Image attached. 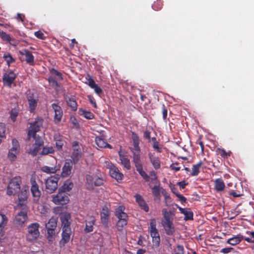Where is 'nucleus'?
Returning a JSON list of instances; mask_svg holds the SVG:
<instances>
[{
    "label": "nucleus",
    "mask_w": 254,
    "mask_h": 254,
    "mask_svg": "<svg viewBox=\"0 0 254 254\" xmlns=\"http://www.w3.org/2000/svg\"><path fill=\"white\" fill-rule=\"evenodd\" d=\"M125 207L123 206H119L115 209V216L118 218L116 224V227L119 231H122L124 227L127 224L128 215L124 212Z\"/></svg>",
    "instance_id": "1"
},
{
    "label": "nucleus",
    "mask_w": 254,
    "mask_h": 254,
    "mask_svg": "<svg viewBox=\"0 0 254 254\" xmlns=\"http://www.w3.org/2000/svg\"><path fill=\"white\" fill-rule=\"evenodd\" d=\"M40 224L33 223L27 226V232L26 234V239L29 242L36 241L40 236Z\"/></svg>",
    "instance_id": "2"
},
{
    "label": "nucleus",
    "mask_w": 254,
    "mask_h": 254,
    "mask_svg": "<svg viewBox=\"0 0 254 254\" xmlns=\"http://www.w3.org/2000/svg\"><path fill=\"white\" fill-rule=\"evenodd\" d=\"M57 222L58 218L56 217H52L45 225L46 229L47 232V238L50 244H52L54 240V236L56 235L55 230L57 227Z\"/></svg>",
    "instance_id": "3"
},
{
    "label": "nucleus",
    "mask_w": 254,
    "mask_h": 254,
    "mask_svg": "<svg viewBox=\"0 0 254 254\" xmlns=\"http://www.w3.org/2000/svg\"><path fill=\"white\" fill-rule=\"evenodd\" d=\"M24 207H15L16 210L19 211L15 216L14 221V223L18 226H22V225L28 219L27 212L28 211V207L25 204L23 205Z\"/></svg>",
    "instance_id": "4"
},
{
    "label": "nucleus",
    "mask_w": 254,
    "mask_h": 254,
    "mask_svg": "<svg viewBox=\"0 0 254 254\" xmlns=\"http://www.w3.org/2000/svg\"><path fill=\"white\" fill-rule=\"evenodd\" d=\"M21 178L16 176L12 178L9 182L7 186V194L8 195H14L18 192L20 190Z\"/></svg>",
    "instance_id": "5"
},
{
    "label": "nucleus",
    "mask_w": 254,
    "mask_h": 254,
    "mask_svg": "<svg viewBox=\"0 0 254 254\" xmlns=\"http://www.w3.org/2000/svg\"><path fill=\"white\" fill-rule=\"evenodd\" d=\"M58 175L52 176L46 181V190L49 193H53L58 188V183L60 179Z\"/></svg>",
    "instance_id": "6"
},
{
    "label": "nucleus",
    "mask_w": 254,
    "mask_h": 254,
    "mask_svg": "<svg viewBox=\"0 0 254 254\" xmlns=\"http://www.w3.org/2000/svg\"><path fill=\"white\" fill-rule=\"evenodd\" d=\"M150 233L152 238V242L156 247H158L160 243V237L158 230L156 229L155 219H152L150 222Z\"/></svg>",
    "instance_id": "7"
},
{
    "label": "nucleus",
    "mask_w": 254,
    "mask_h": 254,
    "mask_svg": "<svg viewBox=\"0 0 254 254\" xmlns=\"http://www.w3.org/2000/svg\"><path fill=\"white\" fill-rule=\"evenodd\" d=\"M26 99L28 102L30 111L31 113H33L37 106L39 101L38 96L37 93L29 90L26 92Z\"/></svg>",
    "instance_id": "8"
},
{
    "label": "nucleus",
    "mask_w": 254,
    "mask_h": 254,
    "mask_svg": "<svg viewBox=\"0 0 254 254\" xmlns=\"http://www.w3.org/2000/svg\"><path fill=\"white\" fill-rule=\"evenodd\" d=\"M71 145L72 151L71 155V160L73 161L74 164H76L78 163L80 158L82 157V153L78 141H72L71 143Z\"/></svg>",
    "instance_id": "9"
},
{
    "label": "nucleus",
    "mask_w": 254,
    "mask_h": 254,
    "mask_svg": "<svg viewBox=\"0 0 254 254\" xmlns=\"http://www.w3.org/2000/svg\"><path fill=\"white\" fill-rule=\"evenodd\" d=\"M44 120L38 117L35 119V121L30 124V127L28 131V135H34L40 131V128L43 126Z\"/></svg>",
    "instance_id": "10"
},
{
    "label": "nucleus",
    "mask_w": 254,
    "mask_h": 254,
    "mask_svg": "<svg viewBox=\"0 0 254 254\" xmlns=\"http://www.w3.org/2000/svg\"><path fill=\"white\" fill-rule=\"evenodd\" d=\"M69 200L67 194L59 190L57 194L52 195V201L57 205L66 204L68 202Z\"/></svg>",
    "instance_id": "11"
},
{
    "label": "nucleus",
    "mask_w": 254,
    "mask_h": 254,
    "mask_svg": "<svg viewBox=\"0 0 254 254\" xmlns=\"http://www.w3.org/2000/svg\"><path fill=\"white\" fill-rule=\"evenodd\" d=\"M29 195V189L27 186L23 188L20 194L18 195V202L16 206L23 207V205L27 206V198Z\"/></svg>",
    "instance_id": "12"
},
{
    "label": "nucleus",
    "mask_w": 254,
    "mask_h": 254,
    "mask_svg": "<svg viewBox=\"0 0 254 254\" xmlns=\"http://www.w3.org/2000/svg\"><path fill=\"white\" fill-rule=\"evenodd\" d=\"M107 168L109 169L111 177L118 182L122 180L124 175L119 171L118 168L112 163H109Z\"/></svg>",
    "instance_id": "13"
},
{
    "label": "nucleus",
    "mask_w": 254,
    "mask_h": 254,
    "mask_svg": "<svg viewBox=\"0 0 254 254\" xmlns=\"http://www.w3.org/2000/svg\"><path fill=\"white\" fill-rule=\"evenodd\" d=\"M74 164L73 161L71 159H67L62 168L61 176L63 178H66L69 176L71 174L73 165Z\"/></svg>",
    "instance_id": "14"
},
{
    "label": "nucleus",
    "mask_w": 254,
    "mask_h": 254,
    "mask_svg": "<svg viewBox=\"0 0 254 254\" xmlns=\"http://www.w3.org/2000/svg\"><path fill=\"white\" fill-rule=\"evenodd\" d=\"M16 77V74L13 71L4 73L2 77L3 85L11 87Z\"/></svg>",
    "instance_id": "15"
},
{
    "label": "nucleus",
    "mask_w": 254,
    "mask_h": 254,
    "mask_svg": "<svg viewBox=\"0 0 254 254\" xmlns=\"http://www.w3.org/2000/svg\"><path fill=\"white\" fill-rule=\"evenodd\" d=\"M31 187L30 190L34 201H38L41 195V191L35 180L31 179Z\"/></svg>",
    "instance_id": "16"
},
{
    "label": "nucleus",
    "mask_w": 254,
    "mask_h": 254,
    "mask_svg": "<svg viewBox=\"0 0 254 254\" xmlns=\"http://www.w3.org/2000/svg\"><path fill=\"white\" fill-rule=\"evenodd\" d=\"M62 239L60 241L59 245L61 248L64 247L65 245L69 242L71 235V229H62Z\"/></svg>",
    "instance_id": "17"
},
{
    "label": "nucleus",
    "mask_w": 254,
    "mask_h": 254,
    "mask_svg": "<svg viewBox=\"0 0 254 254\" xmlns=\"http://www.w3.org/2000/svg\"><path fill=\"white\" fill-rule=\"evenodd\" d=\"M52 109L55 112L54 115V122L56 124L60 123L62 119L63 116V112L62 108L58 105V104L53 103L52 104Z\"/></svg>",
    "instance_id": "18"
},
{
    "label": "nucleus",
    "mask_w": 254,
    "mask_h": 254,
    "mask_svg": "<svg viewBox=\"0 0 254 254\" xmlns=\"http://www.w3.org/2000/svg\"><path fill=\"white\" fill-rule=\"evenodd\" d=\"M19 54L25 56V61L27 64L31 65L34 64V57L31 52L27 49H23L22 51H19Z\"/></svg>",
    "instance_id": "19"
},
{
    "label": "nucleus",
    "mask_w": 254,
    "mask_h": 254,
    "mask_svg": "<svg viewBox=\"0 0 254 254\" xmlns=\"http://www.w3.org/2000/svg\"><path fill=\"white\" fill-rule=\"evenodd\" d=\"M95 222L96 219L94 217H90L87 220L85 221V227L84 231L86 233L92 232L94 230Z\"/></svg>",
    "instance_id": "20"
},
{
    "label": "nucleus",
    "mask_w": 254,
    "mask_h": 254,
    "mask_svg": "<svg viewBox=\"0 0 254 254\" xmlns=\"http://www.w3.org/2000/svg\"><path fill=\"white\" fill-rule=\"evenodd\" d=\"M110 215V211L107 206H104L100 213L101 221L103 225L108 224Z\"/></svg>",
    "instance_id": "21"
},
{
    "label": "nucleus",
    "mask_w": 254,
    "mask_h": 254,
    "mask_svg": "<svg viewBox=\"0 0 254 254\" xmlns=\"http://www.w3.org/2000/svg\"><path fill=\"white\" fill-rule=\"evenodd\" d=\"M119 156L122 164L127 170H129L131 168L130 160L127 155L123 154L121 151L119 152Z\"/></svg>",
    "instance_id": "22"
},
{
    "label": "nucleus",
    "mask_w": 254,
    "mask_h": 254,
    "mask_svg": "<svg viewBox=\"0 0 254 254\" xmlns=\"http://www.w3.org/2000/svg\"><path fill=\"white\" fill-rule=\"evenodd\" d=\"M148 157L149 158V160L151 163L152 166L155 170H157L159 169L161 167L160 165V161L159 157L154 155V154L149 152Z\"/></svg>",
    "instance_id": "23"
},
{
    "label": "nucleus",
    "mask_w": 254,
    "mask_h": 254,
    "mask_svg": "<svg viewBox=\"0 0 254 254\" xmlns=\"http://www.w3.org/2000/svg\"><path fill=\"white\" fill-rule=\"evenodd\" d=\"M135 200L138 204L140 207L145 212L149 211V207L146 203L143 198L140 194H137L135 195Z\"/></svg>",
    "instance_id": "24"
},
{
    "label": "nucleus",
    "mask_w": 254,
    "mask_h": 254,
    "mask_svg": "<svg viewBox=\"0 0 254 254\" xmlns=\"http://www.w3.org/2000/svg\"><path fill=\"white\" fill-rule=\"evenodd\" d=\"M162 225L167 235L172 236L174 234L175 229L173 222L162 223Z\"/></svg>",
    "instance_id": "25"
},
{
    "label": "nucleus",
    "mask_w": 254,
    "mask_h": 254,
    "mask_svg": "<svg viewBox=\"0 0 254 254\" xmlns=\"http://www.w3.org/2000/svg\"><path fill=\"white\" fill-rule=\"evenodd\" d=\"M64 98L68 106L71 108L72 111H75L77 110V104L73 97H69L66 95L64 96Z\"/></svg>",
    "instance_id": "26"
},
{
    "label": "nucleus",
    "mask_w": 254,
    "mask_h": 254,
    "mask_svg": "<svg viewBox=\"0 0 254 254\" xmlns=\"http://www.w3.org/2000/svg\"><path fill=\"white\" fill-rule=\"evenodd\" d=\"M70 219V215L69 214H65L61 217L62 222V229H70V223L69 220Z\"/></svg>",
    "instance_id": "27"
},
{
    "label": "nucleus",
    "mask_w": 254,
    "mask_h": 254,
    "mask_svg": "<svg viewBox=\"0 0 254 254\" xmlns=\"http://www.w3.org/2000/svg\"><path fill=\"white\" fill-rule=\"evenodd\" d=\"M243 239L244 236L241 234H239L229 239L227 241V243L232 246H235L239 244Z\"/></svg>",
    "instance_id": "28"
},
{
    "label": "nucleus",
    "mask_w": 254,
    "mask_h": 254,
    "mask_svg": "<svg viewBox=\"0 0 254 254\" xmlns=\"http://www.w3.org/2000/svg\"><path fill=\"white\" fill-rule=\"evenodd\" d=\"M162 214L163 217L161 221V224L173 222V218L171 211H168L166 208H164L162 209Z\"/></svg>",
    "instance_id": "29"
},
{
    "label": "nucleus",
    "mask_w": 254,
    "mask_h": 254,
    "mask_svg": "<svg viewBox=\"0 0 254 254\" xmlns=\"http://www.w3.org/2000/svg\"><path fill=\"white\" fill-rule=\"evenodd\" d=\"M132 153V161L134 164L135 168L142 166L141 161L140 159V152H136L133 150H131Z\"/></svg>",
    "instance_id": "30"
},
{
    "label": "nucleus",
    "mask_w": 254,
    "mask_h": 254,
    "mask_svg": "<svg viewBox=\"0 0 254 254\" xmlns=\"http://www.w3.org/2000/svg\"><path fill=\"white\" fill-rule=\"evenodd\" d=\"M73 187V183L70 181V180H67L65 181V182L64 183L63 185L60 187L59 190L61 191H63L64 193L67 191H69Z\"/></svg>",
    "instance_id": "31"
},
{
    "label": "nucleus",
    "mask_w": 254,
    "mask_h": 254,
    "mask_svg": "<svg viewBox=\"0 0 254 254\" xmlns=\"http://www.w3.org/2000/svg\"><path fill=\"white\" fill-rule=\"evenodd\" d=\"M225 187V184L221 179H217L215 180L214 187L217 191L223 190Z\"/></svg>",
    "instance_id": "32"
},
{
    "label": "nucleus",
    "mask_w": 254,
    "mask_h": 254,
    "mask_svg": "<svg viewBox=\"0 0 254 254\" xmlns=\"http://www.w3.org/2000/svg\"><path fill=\"white\" fill-rule=\"evenodd\" d=\"M202 165V162L201 161L199 162L198 163L193 165L192 167V172L190 174V175L192 176H197L200 172V168Z\"/></svg>",
    "instance_id": "33"
},
{
    "label": "nucleus",
    "mask_w": 254,
    "mask_h": 254,
    "mask_svg": "<svg viewBox=\"0 0 254 254\" xmlns=\"http://www.w3.org/2000/svg\"><path fill=\"white\" fill-rule=\"evenodd\" d=\"M20 153V151H12L11 149L8 150L7 154V158L10 162H14L17 160V156Z\"/></svg>",
    "instance_id": "34"
},
{
    "label": "nucleus",
    "mask_w": 254,
    "mask_h": 254,
    "mask_svg": "<svg viewBox=\"0 0 254 254\" xmlns=\"http://www.w3.org/2000/svg\"><path fill=\"white\" fill-rule=\"evenodd\" d=\"M55 150L52 146H43L42 150L40 153L41 155H47L51 154H54Z\"/></svg>",
    "instance_id": "35"
},
{
    "label": "nucleus",
    "mask_w": 254,
    "mask_h": 254,
    "mask_svg": "<svg viewBox=\"0 0 254 254\" xmlns=\"http://www.w3.org/2000/svg\"><path fill=\"white\" fill-rule=\"evenodd\" d=\"M19 109L18 107L12 108L10 112V118L13 123L16 121V118L19 114Z\"/></svg>",
    "instance_id": "36"
},
{
    "label": "nucleus",
    "mask_w": 254,
    "mask_h": 254,
    "mask_svg": "<svg viewBox=\"0 0 254 254\" xmlns=\"http://www.w3.org/2000/svg\"><path fill=\"white\" fill-rule=\"evenodd\" d=\"M162 194L164 196L165 203L166 206H169L172 202V198L170 194L166 191V190L162 188L161 190Z\"/></svg>",
    "instance_id": "37"
},
{
    "label": "nucleus",
    "mask_w": 254,
    "mask_h": 254,
    "mask_svg": "<svg viewBox=\"0 0 254 254\" xmlns=\"http://www.w3.org/2000/svg\"><path fill=\"white\" fill-rule=\"evenodd\" d=\"M42 146H43V145L38 146V145H34V144H33L32 147L29 149L28 153L33 156H36L41 149Z\"/></svg>",
    "instance_id": "38"
},
{
    "label": "nucleus",
    "mask_w": 254,
    "mask_h": 254,
    "mask_svg": "<svg viewBox=\"0 0 254 254\" xmlns=\"http://www.w3.org/2000/svg\"><path fill=\"white\" fill-rule=\"evenodd\" d=\"M11 145L12 146L9 149L12 150V151H20V145L18 140L16 138H12Z\"/></svg>",
    "instance_id": "39"
},
{
    "label": "nucleus",
    "mask_w": 254,
    "mask_h": 254,
    "mask_svg": "<svg viewBox=\"0 0 254 254\" xmlns=\"http://www.w3.org/2000/svg\"><path fill=\"white\" fill-rule=\"evenodd\" d=\"M28 139L30 137H32L34 140H35V143H34V145H44V141L42 139V138L40 136L38 135H37L36 134H35L34 135H28Z\"/></svg>",
    "instance_id": "40"
},
{
    "label": "nucleus",
    "mask_w": 254,
    "mask_h": 254,
    "mask_svg": "<svg viewBox=\"0 0 254 254\" xmlns=\"http://www.w3.org/2000/svg\"><path fill=\"white\" fill-rule=\"evenodd\" d=\"M136 171L146 182L149 181V176L142 169V166L136 168Z\"/></svg>",
    "instance_id": "41"
},
{
    "label": "nucleus",
    "mask_w": 254,
    "mask_h": 254,
    "mask_svg": "<svg viewBox=\"0 0 254 254\" xmlns=\"http://www.w3.org/2000/svg\"><path fill=\"white\" fill-rule=\"evenodd\" d=\"M80 115H83L86 119L91 120L94 118V115L90 112L80 109L79 110Z\"/></svg>",
    "instance_id": "42"
},
{
    "label": "nucleus",
    "mask_w": 254,
    "mask_h": 254,
    "mask_svg": "<svg viewBox=\"0 0 254 254\" xmlns=\"http://www.w3.org/2000/svg\"><path fill=\"white\" fill-rule=\"evenodd\" d=\"M152 192L155 197V199H158L159 200L160 199V189L159 186H154L152 188Z\"/></svg>",
    "instance_id": "43"
},
{
    "label": "nucleus",
    "mask_w": 254,
    "mask_h": 254,
    "mask_svg": "<svg viewBox=\"0 0 254 254\" xmlns=\"http://www.w3.org/2000/svg\"><path fill=\"white\" fill-rule=\"evenodd\" d=\"M95 141L96 144L99 148H104L105 147V145H106V142L100 137H96Z\"/></svg>",
    "instance_id": "44"
},
{
    "label": "nucleus",
    "mask_w": 254,
    "mask_h": 254,
    "mask_svg": "<svg viewBox=\"0 0 254 254\" xmlns=\"http://www.w3.org/2000/svg\"><path fill=\"white\" fill-rule=\"evenodd\" d=\"M48 81L51 86L55 88H59L60 86L58 81L52 76H50L48 78Z\"/></svg>",
    "instance_id": "45"
},
{
    "label": "nucleus",
    "mask_w": 254,
    "mask_h": 254,
    "mask_svg": "<svg viewBox=\"0 0 254 254\" xmlns=\"http://www.w3.org/2000/svg\"><path fill=\"white\" fill-rule=\"evenodd\" d=\"M183 214L185 215V220H193V214L190 209H186Z\"/></svg>",
    "instance_id": "46"
},
{
    "label": "nucleus",
    "mask_w": 254,
    "mask_h": 254,
    "mask_svg": "<svg viewBox=\"0 0 254 254\" xmlns=\"http://www.w3.org/2000/svg\"><path fill=\"white\" fill-rule=\"evenodd\" d=\"M8 222V218L2 211H0V225L6 226Z\"/></svg>",
    "instance_id": "47"
},
{
    "label": "nucleus",
    "mask_w": 254,
    "mask_h": 254,
    "mask_svg": "<svg viewBox=\"0 0 254 254\" xmlns=\"http://www.w3.org/2000/svg\"><path fill=\"white\" fill-rule=\"evenodd\" d=\"M163 6V1L161 0H157L152 4V7L155 10L158 11L160 10Z\"/></svg>",
    "instance_id": "48"
},
{
    "label": "nucleus",
    "mask_w": 254,
    "mask_h": 254,
    "mask_svg": "<svg viewBox=\"0 0 254 254\" xmlns=\"http://www.w3.org/2000/svg\"><path fill=\"white\" fill-rule=\"evenodd\" d=\"M41 170L43 172L47 173H55L57 171L56 167H50L47 166H45L42 167Z\"/></svg>",
    "instance_id": "49"
},
{
    "label": "nucleus",
    "mask_w": 254,
    "mask_h": 254,
    "mask_svg": "<svg viewBox=\"0 0 254 254\" xmlns=\"http://www.w3.org/2000/svg\"><path fill=\"white\" fill-rule=\"evenodd\" d=\"M3 59L6 61L7 64L9 65L15 62L14 59L12 58L11 55L9 54H4L3 55Z\"/></svg>",
    "instance_id": "50"
},
{
    "label": "nucleus",
    "mask_w": 254,
    "mask_h": 254,
    "mask_svg": "<svg viewBox=\"0 0 254 254\" xmlns=\"http://www.w3.org/2000/svg\"><path fill=\"white\" fill-rule=\"evenodd\" d=\"M219 154L223 158H227L232 154L231 151L226 152L224 149H218Z\"/></svg>",
    "instance_id": "51"
},
{
    "label": "nucleus",
    "mask_w": 254,
    "mask_h": 254,
    "mask_svg": "<svg viewBox=\"0 0 254 254\" xmlns=\"http://www.w3.org/2000/svg\"><path fill=\"white\" fill-rule=\"evenodd\" d=\"M95 176H91L90 175H87L86 176V180L87 184L89 186L93 187L94 184Z\"/></svg>",
    "instance_id": "52"
},
{
    "label": "nucleus",
    "mask_w": 254,
    "mask_h": 254,
    "mask_svg": "<svg viewBox=\"0 0 254 254\" xmlns=\"http://www.w3.org/2000/svg\"><path fill=\"white\" fill-rule=\"evenodd\" d=\"M0 36L3 41H6L8 43L11 40V37L10 35L5 32L0 31Z\"/></svg>",
    "instance_id": "53"
},
{
    "label": "nucleus",
    "mask_w": 254,
    "mask_h": 254,
    "mask_svg": "<svg viewBox=\"0 0 254 254\" xmlns=\"http://www.w3.org/2000/svg\"><path fill=\"white\" fill-rule=\"evenodd\" d=\"M50 72L52 75H56L59 77L60 80L63 79V77L62 73L56 70L54 68H52L50 69Z\"/></svg>",
    "instance_id": "54"
},
{
    "label": "nucleus",
    "mask_w": 254,
    "mask_h": 254,
    "mask_svg": "<svg viewBox=\"0 0 254 254\" xmlns=\"http://www.w3.org/2000/svg\"><path fill=\"white\" fill-rule=\"evenodd\" d=\"M175 254H184V248L182 245H178L175 249H174Z\"/></svg>",
    "instance_id": "55"
},
{
    "label": "nucleus",
    "mask_w": 254,
    "mask_h": 254,
    "mask_svg": "<svg viewBox=\"0 0 254 254\" xmlns=\"http://www.w3.org/2000/svg\"><path fill=\"white\" fill-rule=\"evenodd\" d=\"M94 186H100L103 185L104 184V180L99 177H97L96 176H95L94 178Z\"/></svg>",
    "instance_id": "56"
},
{
    "label": "nucleus",
    "mask_w": 254,
    "mask_h": 254,
    "mask_svg": "<svg viewBox=\"0 0 254 254\" xmlns=\"http://www.w3.org/2000/svg\"><path fill=\"white\" fill-rule=\"evenodd\" d=\"M34 35L37 38L41 40H45L46 38L44 34L40 30L35 32Z\"/></svg>",
    "instance_id": "57"
},
{
    "label": "nucleus",
    "mask_w": 254,
    "mask_h": 254,
    "mask_svg": "<svg viewBox=\"0 0 254 254\" xmlns=\"http://www.w3.org/2000/svg\"><path fill=\"white\" fill-rule=\"evenodd\" d=\"M152 147L153 149L158 153H161L162 151V147L160 146L158 141L154 142Z\"/></svg>",
    "instance_id": "58"
},
{
    "label": "nucleus",
    "mask_w": 254,
    "mask_h": 254,
    "mask_svg": "<svg viewBox=\"0 0 254 254\" xmlns=\"http://www.w3.org/2000/svg\"><path fill=\"white\" fill-rule=\"evenodd\" d=\"M56 147L58 150H62L64 145V140H60V141H55Z\"/></svg>",
    "instance_id": "59"
},
{
    "label": "nucleus",
    "mask_w": 254,
    "mask_h": 254,
    "mask_svg": "<svg viewBox=\"0 0 254 254\" xmlns=\"http://www.w3.org/2000/svg\"><path fill=\"white\" fill-rule=\"evenodd\" d=\"M139 142H133V148H130L131 150H133L136 152H140V148L139 146Z\"/></svg>",
    "instance_id": "60"
},
{
    "label": "nucleus",
    "mask_w": 254,
    "mask_h": 254,
    "mask_svg": "<svg viewBox=\"0 0 254 254\" xmlns=\"http://www.w3.org/2000/svg\"><path fill=\"white\" fill-rule=\"evenodd\" d=\"M89 78L88 79V84L91 88H93L97 84L95 81L91 77L90 75H88Z\"/></svg>",
    "instance_id": "61"
},
{
    "label": "nucleus",
    "mask_w": 254,
    "mask_h": 254,
    "mask_svg": "<svg viewBox=\"0 0 254 254\" xmlns=\"http://www.w3.org/2000/svg\"><path fill=\"white\" fill-rule=\"evenodd\" d=\"M179 165V163L176 162L175 163L171 164L170 167L173 170H174L175 171H178L180 170V167L178 166Z\"/></svg>",
    "instance_id": "62"
},
{
    "label": "nucleus",
    "mask_w": 254,
    "mask_h": 254,
    "mask_svg": "<svg viewBox=\"0 0 254 254\" xmlns=\"http://www.w3.org/2000/svg\"><path fill=\"white\" fill-rule=\"evenodd\" d=\"M92 89H94L95 92L99 95L102 93V89L97 84H96Z\"/></svg>",
    "instance_id": "63"
},
{
    "label": "nucleus",
    "mask_w": 254,
    "mask_h": 254,
    "mask_svg": "<svg viewBox=\"0 0 254 254\" xmlns=\"http://www.w3.org/2000/svg\"><path fill=\"white\" fill-rule=\"evenodd\" d=\"M176 196L179 199L181 203H183L186 202L187 198L180 193H177Z\"/></svg>",
    "instance_id": "64"
}]
</instances>
